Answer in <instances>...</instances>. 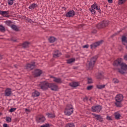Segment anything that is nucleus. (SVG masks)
Here are the masks:
<instances>
[{"label": "nucleus", "instance_id": "42", "mask_svg": "<svg viewBox=\"0 0 127 127\" xmlns=\"http://www.w3.org/2000/svg\"><path fill=\"white\" fill-rule=\"evenodd\" d=\"M50 77L53 80H58V79H57L56 77L53 76H51Z\"/></svg>", "mask_w": 127, "mask_h": 127}, {"label": "nucleus", "instance_id": "29", "mask_svg": "<svg viewBox=\"0 0 127 127\" xmlns=\"http://www.w3.org/2000/svg\"><path fill=\"white\" fill-rule=\"evenodd\" d=\"M65 127H75V125L73 123H70L66 124Z\"/></svg>", "mask_w": 127, "mask_h": 127}, {"label": "nucleus", "instance_id": "25", "mask_svg": "<svg viewBox=\"0 0 127 127\" xmlns=\"http://www.w3.org/2000/svg\"><path fill=\"white\" fill-rule=\"evenodd\" d=\"M115 117L116 120H120V118H121V114H120V113L119 112H116L115 113Z\"/></svg>", "mask_w": 127, "mask_h": 127}, {"label": "nucleus", "instance_id": "46", "mask_svg": "<svg viewBox=\"0 0 127 127\" xmlns=\"http://www.w3.org/2000/svg\"><path fill=\"white\" fill-rule=\"evenodd\" d=\"M124 59L125 60H126V61H127V54L125 55L124 56Z\"/></svg>", "mask_w": 127, "mask_h": 127}, {"label": "nucleus", "instance_id": "38", "mask_svg": "<svg viewBox=\"0 0 127 127\" xmlns=\"http://www.w3.org/2000/svg\"><path fill=\"white\" fill-rule=\"evenodd\" d=\"M93 87L94 86L93 85L88 86L87 87V90L90 91V90H92V89H93Z\"/></svg>", "mask_w": 127, "mask_h": 127}, {"label": "nucleus", "instance_id": "12", "mask_svg": "<svg viewBox=\"0 0 127 127\" xmlns=\"http://www.w3.org/2000/svg\"><path fill=\"white\" fill-rule=\"evenodd\" d=\"M12 94V91H11V89L10 88H6L5 90V96L6 97H10L11 96Z\"/></svg>", "mask_w": 127, "mask_h": 127}, {"label": "nucleus", "instance_id": "40", "mask_svg": "<svg viewBox=\"0 0 127 127\" xmlns=\"http://www.w3.org/2000/svg\"><path fill=\"white\" fill-rule=\"evenodd\" d=\"M54 81L56 83H58V84H61V83H62V80H55Z\"/></svg>", "mask_w": 127, "mask_h": 127}, {"label": "nucleus", "instance_id": "23", "mask_svg": "<svg viewBox=\"0 0 127 127\" xmlns=\"http://www.w3.org/2000/svg\"><path fill=\"white\" fill-rule=\"evenodd\" d=\"M115 105L118 108H121V107H123L122 101H116V102L115 103Z\"/></svg>", "mask_w": 127, "mask_h": 127}, {"label": "nucleus", "instance_id": "1", "mask_svg": "<svg viewBox=\"0 0 127 127\" xmlns=\"http://www.w3.org/2000/svg\"><path fill=\"white\" fill-rule=\"evenodd\" d=\"M114 66H121V68L118 69V71L121 74H124L126 72V71L127 70V65L123 63V59L122 58L117 59L116 61H114L113 63Z\"/></svg>", "mask_w": 127, "mask_h": 127}, {"label": "nucleus", "instance_id": "15", "mask_svg": "<svg viewBox=\"0 0 127 127\" xmlns=\"http://www.w3.org/2000/svg\"><path fill=\"white\" fill-rule=\"evenodd\" d=\"M46 120V119L43 115H40L37 119L38 123H44V122H45Z\"/></svg>", "mask_w": 127, "mask_h": 127}, {"label": "nucleus", "instance_id": "34", "mask_svg": "<svg viewBox=\"0 0 127 127\" xmlns=\"http://www.w3.org/2000/svg\"><path fill=\"white\" fill-rule=\"evenodd\" d=\"M15 0H8L7 3L8 5H12L13 4V1Z\"/></svg>", "mask_w": 127, "mask_h": 127}, {"label": "nucleus", "instance_id": "43", "mask_svg": "<svg viewBox=\"0 0 127 127\" xmlns=\"http://www.w3.org/2000/svg\"><path fill=\"white\" fill-rule=\"evenodd\" d=\"M107 120H108V121H112V118L110 116H107Z\"/></svg>", "mask_w": 127, "mask_h": 127}, {"label": "nucleus", "instance_id": "48", "mask_svg": "<svg viewBox=\"0 0 127 127\" xmlns=\"http://www.w3.org/2000/svg\"><path fill=\"white\" fill-rule=\"evenodd\" d=\"M109 3H113V0H108Z\"/></svg>", "mask_w": 127, "mask_h": 127}, {"label": "nucleus", "instance_id": "9", "mask_svg": "<svg viewBox=\"0 0 127 127\" xmlns=\"http://www.w3.org/2000/svg\"><path fill=\"white\" fill-rule=\"evenodd\" d=\"M124 100V96L122 94H118L115 97V101L116 102H123Z\"/></svg>", "mask_w": 127, "mask_h": 127}, {"label": "nucleus", "instance_id": "53", "mask_svg": "<svg viewBox=\"0 0 127 127\" xmlns=\"http://www.w3.org/2000/svg\"><path fill=\"white\" fill-rule=\"evenodd\" d=\"M14 66L15 67V68H17V65L16 64L14 65Z\"/></svg>", "mask_w": 127, "mask_h": 127}, {"label": "nucleus", "instance_id": "17", "mask_svg": "<svg viewBox=\"0 0 127 127\" xmlns=\"http://www.w3.org/2000/svg\"><path fill=\"white\" fill-rule=\"evenodd\" d=\"M37 7V4L36 3H32L29 5L28 8L29 9H31V10H33L34 9H36Z\"/></svg>", "mask_w": 127, "mask_h": 127}, {"label": "nucleus", "instance_id": "32", "mask_svg": "<svg viewBox=\"0 0 127 127\" xmlns=\"http://www.w3.org/2000/svg\"><path fill=\"white\" fill-rule=\"evenodd\" d=\"M74 62H75V59L73 58L67 60V63L68 64H71V63H73Z\"/></svg>", "mask_w": 127, "mask_h": 127}, {"label": "nucleus", "instance_id": "33", "mask_svg": "<svg viewBox=\"0 0 127 127\" xmlns=\"http://www.w3.org/2000/svg\"><path fill=\"white\" fill-rule=\"evenodd\" d=\"M0 14H1L2 16H3L4 14H8V11L0 10Z\"/></svg>", "mask_w": 127, "mask_h": 127}, {"label": "nucleus", "instance_id": "50", "mask_svg": "<svg viewBox=\"0 0 127 127\" xmlns=\"http://www.w3.org/2000/svg\"><path fill=\"white\" fill-rule=\"evenodd\" d=\"M93 33H97V31L96 30H94L93 31Z\"/></svg>", "mask_w": 127, "mask_h": 127}, {"label": "nucleus", "instance_id": "49", "mask_svg": "<svg viewBox=\"0 0 127 127\" xmlns=\"http://www.w3.org/2000/svg\"><path fill=\"white\" fill-rule=\"evenodd\" d=\"M25 112H30V110L27 108L25 109Z\"/></svg>", "mask_w": 127, "mask_h": 127}, {"label": "nucleus", "instance_id": "47", "mask_svg": "<svg viewBox=\"0 0 127 127\" xmlns=\"http://www.w3.org/2000/svg\"><path fill=\"white\" fill-rule=\"evenodd\" d=\"M3 127H9L8 126H7V124H4L3 125Z\"/></svg>", "mask_w": 127, "mask_h": 127}, {"label": "nucleus", "instance_id": "16", "mask_svg": "<svg viewBox=\"0 0 127 127\" xmlns=\"http://www.w3.org/2000/svg\"><path fill=\"white\" fill-rule=\"evenodd\" d=\"M80 85V83L79 82H73L69 83V86L71 87V88H76V87H78V86Z\"/></svg>", "mask_w": 127, "mask_h": 127}, {"label": "nucleus", "instance_id": "52", "mask_svg": "<svg viewBox=\"0 0 127 127\" xmlns=\"http://www.w3.org/2000/svg\"><path fill=\"white\" fill-rule=\"evenodd\" d=\"M2 59V56L0 55V60H1Z\"/></svg>", "mask_w": 127, "mask_h": 127}, {"label": "nucleus", "instance_id": "45", "mask_svg": "<svg viewBox=\"0 0 127 127\" xmlns=\"http://www.w3.org/2000/svg\"><path fill=\"white\" fill-rule=\"evenodd\" d=\"M88 84H92V83H93V80H89L88 81Z\"/></svg>", "mask_w": 127, "mask_h": 127}, {"label": "nucleus", "instance_id": "4", "mask_svg": "<svg viewBox=\"0 0 127 127\" xmlns=\"http://www.w3.org/2000/svg\"><path fill=\"white\" fill-rule=\"evenodd\" d=\"M50 83H48L47 81H43L40 83L39 84V87L43 90V91H46V90L48 89L49 88Z\"/></svg>", "mask_w": 127, "mask_h": 127}, {"label": "nucleus", "instance_id": "3", "mask_svg": "<svg viewBox=\"0 0 127 127\" xmlns=\"http://www.w3.org/2000/svg\"><path fill=\"white\" fill-rule=\"evenodd\" d=\"M74 112L73 106L71 104H68L64 110V115L65 116H71V114H73Z\"/></svg>", "mask_w": 127, "mask_h": 127}, {"label": "nucleus", "instance_id": "44", "mask_svg": "<svg viewBox=\"0 0 127 127\" xmlns=\"http://www.w3.org/2000/svg\"><path fill=\"white\" fill-rule=\"evenodd\" d=\"M83 48H89V45H85L83 46Z\"/></svg>", "mask_w": 127, "mask_h": 127}, {"label": "nucleus", "instance_id": "39", "mask_svg": "<svg viewBox=\"0 0 127 127\" xmlns=\"http://www.w3.org/2000/svg\"><path fill=\"white\" fill-rule=\"evenodd\" d=\"M40 127H50V125H49V124H46L45 125L41 126Z\"/></svg>", "mask_w": 127, "mask_h": 127}, {"label": "nucleus", "instance_id": "30", "mask_svg": "<svg viewBox=\"0 0 127 127\" xmlns=\"http://www.w3.org/2000/svg\"><path fill=\"white\" fill-rule=\"evenodd\" d=\"M127 0H118V4L121 5L125 3Z\"/></svg>", "mask_w": 127, "mask_h": 127}, {"label": "nucleus", "instance_id": "26", "mask_svg": "<svg viewBox=\"0 0 127 127\" xmlns=\"http://www.w3.org/2000/svg\"><path fill=\"white\" fill-rule=\"evenodd\" d=\"M22 47L24 48H27V47H29V43L27 42L23 43V44H22Z\"/></svg>", "mask_w": 127, "mask_h": 127}, {"label": "nucleus", "instance_id": "20", "mask_svg": "<svg viewBox=\"0 0 127 127\" xmlns=\"http://www.w3.org/2000/svg\"><path fill=\"white\" fill-rule=\"evenodd\" d=\"M93 116H94L95 118H96V120L97 121H100V122H102L103 121V118H102V116L99 115H96L95 114H92Z\"/></svg>", "mask_w": 127, "mask_h": 127}, {"label": "nucleus", "instance_id": "19", "mask_svg": "<svg viewBox=\"0 0 127 127\" xmlns=\"http://www.w3.org/2000/svg\"><path fill=\"white\" fill-rule=\"evenodd\" d=\"M96 77L97 79H105V77H104V74H103V72H99L97 74H96Z\"/></svg>", "mask_w": 127, "mask_h": 127}, {"label": "nucleus", "instance_id": "2", "mask_svg": "<svg viewBox=\"0 0 127 127\" xmlns=\"http://www.w3.org/2000/svg\"><path fill=\"white\" fill-rule=\"evenodd\" d=\"M95 9L98 11L99 13L102 12V10H101L100 6H98V4L96 3L91 5V7L89 8V10L91 12L92 14H96V13H97V11H96Z\"/></svg>", "mask_w": 127, "mask_h": 127}, {"label": "nucleus", "instance_id": "10", "mask_svg": "<svg viewBox=\"0 0 127 127\" xmlns=\"http://www.w3.org/2000/svg\"><path fill=\"white\" fill-rule=\"evenodd\" d=\"M25 67L27 70H32V69L35 67V63H33L32 64H28Z\"/></svg>", "mask_w": 127, "mask_h": 127}, {"label": "nucleus", "instance_id": "5", "mask_svg": "<svg viewBox=\"0 0 127 127\" xmlns=\"http://www.w3.org/2000/svg\"><path fill=\"white\" fill-rule=\"evenodd\" d=\"M98 56H96L92 58L90 60L89 64V70H92V69H93V68L94 67V66H95V63H96V61H97V59H98Z\"/></svg>", "mask_w": 127, "mask_h": 127}, {"label": "nucleus", "instance_id": "41", "mask_svg": "<svg viewBox=\"0 0 127 127\" xmlns=\"http://www.w3.org/2000/svg\"><path fill=\"white\" fill-rule=\"evenodd\" d=\"M6 24H7V25H8V26H10V24H11V21H7L6 22Z\"/></svg>", "mask_w": 127, "mask_h": 127}, {"label": "nucleus", "instance_id": "37", "mask_svg": "<svg viewBox=\"0 0 127 127\" xmlns=\"http://www.w3.org/2000/svg\"><path fill=\"white\" fill-rule=\"evenodd\" d=\"M15 111H16V108H11L9 110V112L10 113H13V112H15Z\"/></svg>", "mask_w": 127, "mask_h": 127}, {"label": "nucleus", "instance_id": "21", "mask_svg": "<svg viewBox=\"0 0 127 127\" xmlns=\"http://www.w3.org/2000/svg\"><path fill=\"white\" fill-rule=\"evenodd\" d=\"M40 93L37 91H35L32 93V96L33 98H35V97H39L40 96Z\"/></svg>", "mask_w": 127, "mask_h": 127}, {"label": "nucleus", "instance_id": "36", "mask_svg": "<svg viewBox=\"0 0 127 127\" xmlns=\"http://www.w3.org/2000/svg\"><path fill=\"white\" fill-rule=\"evenodd\" d=\"M6 122L7 123H10L11 122V118L9 117H6Z\"/></svg>", "mask_w": 127, "mask_h": 127}, {"label": "nucleus", "instance_id": "24", "mask_svg": "<svg viewBox=\"0 0 127 127\" xmlns=\"http://www.w3.org/2000/svg\"><path fill=\"white\" fill-rule=\"evenodd\" d=\"M122 42H123V44L124 45H126L125 43H127V37H126V36H123L122 38Z\"/></svg>", "mask_w": 127, "mask_h": 127}, {"label": "nucleus", "instance_id": "7", "mask_svg": "<svg viewBox=\"0 0 127 127\" xmlns=\"http://www.w3.org/2000/svg\"><path fill=\"white\" fill-rule=\"evenodd\" d=\"M49 88L52 90V91H58L59 88H58V86L55 83H51L49 84Z\"/></svg>", "mask_w": 127, "mask_h": 127}, {"label": "nucleus", "instance_id": "11", "mask_svg": "<svg viewBox=\"0 0 127 127\" xmlns=\"http://www.w3.org/2000/svg\"><path fill=\"white\" fill-rule=\"evenodd\" d=\"M76 14V12L74 10L69 11L66 14V17H73Z\"/></svg>", "mask_w": 127, "mask_h": 127}, {"label": "nucleus", "instance_id": "51", "mask_svg": "<svg viewBox=\"0 0 127 127\" xmlns=\"http://www.w3.org/2000/svg\"><path fill=\"white\" fill-rule=\"evenodd\" d=\"M114 82L116 84V83H119V80H116V81H114Z\"/></svg>", "mask_w": 127, "mask_h": 127}, {"label": "nucleus", "instance_id": "31", "mask_svg": "<svg viewBox=\"0 0 127 127\" xmlns=\"http://www.w3.org/2000/svg\"><path fill=\"white\" fill-rule=\"evenodd\" d=\"M105 87H106V85H96V87L97 88V89H104V88H105Z\"/></svg>", "mask_w": 127, "mask_h": 127}, {"label": "nucleus", "instance_id": "18", "mask_svg": "<svg viewBox=\"0 0 127 127\" xmlns=\"http://www.w3.org/2000/svg\"><path fill=\"white\" fill-rule=\"evenodd\" d=\"M42 74V71L40 69H36L34 71L35 77H38V76H40Z\"/></svg>", "mask_w": 127, "mask_h": 127}, {"label": "nucleus", "instance_id": "28", "mask_svg": "<svg viewBox=\"0 0 127 127\" xmlns=\"http://www.w3.org/2000/svg\"><path fill=\"white\" fill-rule=\"evenodd\" d=\"M55 40H56V38H55V37H51L49 39V41L51 43H53V42H54L55 41Z\"/></svg>", "mask_w": 127, "mask_h": 127}, {"label": "nucleus", "instance_id": "8", "mask_svg": "<svg viewBox=\"0 0 127 127\" xmlns=\"http://www.w3.org/2000/svg\"><path fill=\"white\" fill-rule=\"evenodd\" d=\"M101 110L102 107H101V106L100 105L93 106L92 107V111L95 112L96 113H99V112H101Z\"/></svg>", "mask_w": 127, "mask_h": 127}, {"label": "nucleus", "instance_id": "14", "mask_svg": "<svg viewBox=\"0 0 127 127\" xmlns=\"http://www.w3.org/2000/svg\"><path fill=\"white\" fill-rule=\"evenodd\" d=\"M61 55H62L61 52H60L58 50L55 51L53 53V57L54 58H57L58 57H60Z\"/></svg>", "mask_w": 127, "mask_h": 127}, {"label": "nucleus", "instance_id": "54", "mask_svg": "<svg viewBox=\"0 0 127 127\" xmlns=\"http://www.w3.org/2000/svg\"><path fill=\"white\" fill-rule=\"evenodd\" d=\"M87 80H92V78L88 77Z\"/></svg>", "mask_w": 127, "mask_h": 127}, {"label": "nucleus", "instance_id": "22", "mask_svg": "<svg viewBox=\"0 0 127 127\" xmlns=\"http://www.w3.org/2000/svg\"><path fill=\"white\" fill-rule=\"evenodd\" d=\"M46 116H47L48 118H50V119H52L53 118H55V114L54 113H46Z\"/></svg>", "mask_w": 127, "mask_h": 127}, {"label": "nucleus", "instance_id": "35", "mask_svg": "<svg viewBox=\"0 0 127 127\" xmlns=\"http://www.w3.org/2000/svg\"><path fill=\"white\" fill-rule=\"evenodd\" d=\"M0 31H1L2 32H4V31H5V28L1 25H0Z\"/></svg>", "mask_w": 127, "mask_h": 127}, {"label": "nucleus", "instance_id": "6", "mask_svg": "<svg viewBox=\"0 0 127 127\" xmlns=\"http://www.w3.org/2000/svg\"><path fill=\"white\" fill-rule=\"evenodd\" d=\"M108 24H109V21L105 20L98 23L96 27L98 28V29H100L101 28H104V27H106V26H108Z\"/></svg>", "mask_w": 127, "mask_h": 127}, {"label": "nucleus", "instance_id": "13", "mask_svg": "<svg viewBox=\"0 0 127 127\" xmlns=\"http://www.w3.org/2000/svg\"><path fill=\"white\" fill-rule=\"evenodd\" d=\"M103 43V41H100L97 42L96 43H94L90 45L91 49H93V48H96V47H97V46H99L100 44H102Z\"/></svg>", "mask_w": 127, "mask_h": 127}, {"label": "nucleus", "instance_id": "27", "mask_svg": "<svg viewBox=\"0 0 127 127\" xmlns=\"http://www.w3.org/2000/svg\"><path fill=\"white\" fill-rule=\"evenodd\" d=\"M11 28L13 30H15V31H18V29H18V27L16 25H12L11 26Z\"/></svg>", "mask_w": 127, "mask_h": 127}]
</instances>
